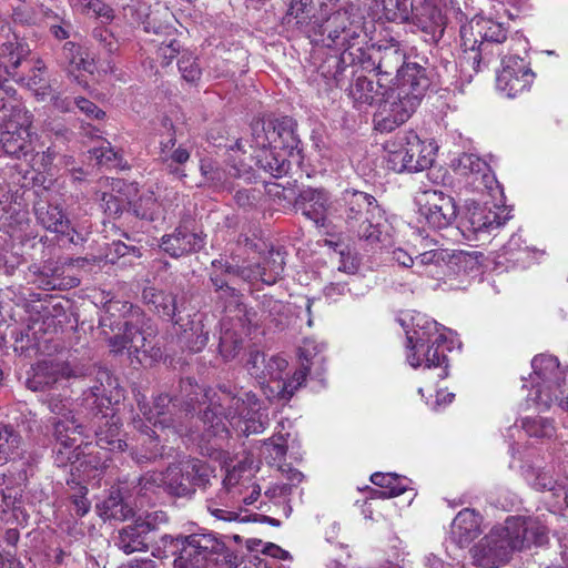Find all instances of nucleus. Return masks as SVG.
Segmentation results:
<instances>
[{"label":"nucleus","instance_id":"obj_36","mask_svg":"<svg viewBox=\"0 0 568 568\" xmlns=\"http://www.w3.org/2000/svg\"><path fill=\"white\" fill-rule=\"evenodd\" d=\"M186 474H190L191 495L195 493L196 488L206 489L211 486V478L214 477V468L206 462L197 458H187Z\"/></svg>","mask_w":568,"mask_h":568},{"label":"nucleus","instance_id":"obj_5","mask_svg":"<svg viewBox=\"0 0 568 568\" xmlns=\"http://www.w3.org/2000/svg\"><path fill=\"white\" fill-rule=\"evenodd\" d=\"M429 84L424 68L407 63L394 84L385 90L374 115L376 129L390 132L405 123L420 104Z\"/></svg>","mask_w":568,"mask_h":568},{"label":"nucleus","instance_id":"obj_59","mask_svg":"<svg viewBox=\"0 0 568 568\" xmlns=\"http://www.w3.org/2000/svg\"><path fill=\"white\" fill-rule=\"evenodd\" d=\"M371 481L381 488L386 490H390V488H405L406 486L402 483L399 476L395 474H383L375 473L371 476Z\"/></svg>","mask_w":568,"mask_h":568},{"label":"nucleus","instance_id":"obj_27","mask_svg":"<svg viewBox=\"0 0 568 568\" xmlns=\"http://www.w3.org/2000/svg\"><path fill=\"white\" fill-rule=\"evenodd\" d=\"M152 425H144L141 428V433L139 436V446L135 447L131 455L132 458L136 462V464H148L153 463L163 456V446L160 445V438L156 433V429L164 430L165 428L155 427L153 423Z\"/></svg>","mask_w":568,"mask_h":568},{"label":"nucleus","instance_id":"obj_45","mask_svg":"<svg viewBox=\"0 0 568 568\" xmlns=\"http://www.w3.org/2000/svg\"><path fill=\"white\" fill-rule=\"evenodd\" d=\"M61 59V65L64 67L69 74H73L75 70H89L91 65L82 57L81 48L71 41L64 43Z\"/></svg>","mask_w":568,"mask_h":568},{"label":"nucleus","instance_id":"obj_58","mask_svg":"<svg viewBox=\"0 0 568 568\" xmlns=\"http://www.w3.org/2000/svg\"><path fill=\"white\" fill-rule=\"evenodd\" d=\"M165 470L164 471H150L144 474L139 479L140 491H150L156 488L164 489Z\"/></svg>","mask_w":568,"mask_h":568},{"label":"nucleus","instance_id":"obj_12","mask_svg":"<svg viewBox=\"0 0 568 568\" xmlns=\"http://www.w3.org/2000/svg\"><path fill=\"white\" fill-rule=\"evenodd\" d=\"M418 135L414 131L397 133L384 143L385 161L389 170L402 172H419L427 169V161L422 156L418 161H412L414 151H418Z\"/></svg>","mask_w":568,"mask_h":568},{"label":"nucleus","instance_id":"obj_48","mask_svg":"<svg viewBox=\"0 0 568 568\" xmlns=\"http://www.w3.org/2000/svg\"><path fill=\"white\" fill-rule=\"evenodd\" d=\"M428 326H433L435 331H437L436 323H430ZM430 329V327H427ZM408 346L412 348H417L418 351L423 349L426 344L432 346H438L439 349H443V344L446 342V337L443 334H432L430 331H414L413 335L407 336Z\"/></svg>","mask_w":568,"mask_h":568},{"label":"nucleus","instance_id":"obj_41","mask_svg":"<svg viewBox=\"0 0 568 568\" xmlns=\"http://www.w3.org/2000/svg\"><path fill=\"white\" fill-rule=\"evenodd\" d=\"M92 37L99 47V60L104 61L110 67V58L118 52L120 44L114 34L104 27H97L92 31Z\"/></svg>","mask_w":568,"mask_h":568},{"label":"nucleus","instance_id":"obj_56","mask_svg":"<svg viewBox=\"0 0 568 568\" xmlns=\"http://www.w3.org/2000/svg\"><path fill=\"white\" fill-rule=\"evenodd\" d=\"M91 154L97 160L98 164H112L114 166H120L122 162L121 155L110 145V143L101 145L100 148H94L91 150Z\"/></svg>","mask_w":568,"mask_h":568},{"label":"nucleus","instance_id":"obj_62","mask_svg":"<svg viewBox=\"0 0 568 568\" xmlns=\"http://www.w3.org/2000/svg\"><path fill=\"white\" fill-rule=\"evenodd\" d=\"M61 268L59 266L50 267V266H43L40 271V284L45 290H54L58 287V280L61 276Z\"/></svg>","mask_w":568,"mask_h":568},{"label":"nucleus","instance_id":"obj_13","mask_svg":"<svg viewBox=\"0 0 568 568\" xmlns=\"http://www.w3.org/2000/svg\"><path fill=\"white\" fill-rule=\"evenodd\" d=\"M415 203L419 215L434 230L449 226L456 219L455 201L442 190L427 189L417 192Z\"/></svg>","mask_w":568,"mask_h":568},{"label":"nucleus","instance_id":"obj_4","mask_svg":"<svg viewBox=\"0 0 568 568\" xmlns=\"http://www.w3.org/2000/svg\"><path fill=\"white\" fill-rule=\"evenodd\" d=\"M71 378H91L82 393L81 405L101 407L106 402V386H111L108 369L81 363L40 361L31 367L26 386L32 392L58 388Z\"/></svg>","mask_w":568,"mask_h":568},{"label":"nucleus","instance_id":"obj_46","mask_svg":"<svg viewBox=\"0 0 568 568\" xmlns=\"http://www.w3.org/2000/svg\"><path fill=\"white\" fill-rule=\"evenodd\" d=\"M470 52L473 55L469 59L473 60L474 69L479 71L480 64L488 65L499 58L503 54V49L499 43L479 42L476 44L475 51Z\"/></svg>","mask_w":568,"mask_h":568},{"label":"nucleus","instance_id":"obj_34","mask_svg":"<svg viewBox=\"0 0 568 568\" xmlns=\"http://www.w3.org/2000/svg\"><path fill=\"white\" fill-rule=\"evenodd\" d=\"M186 460L171 464L165 469L164 491L176 497L191 495L190 474H186Z\"/></svg>","mask_w":568,"mask_h":568},{"label":"nucleus","instance_id":"obj_22","mask_svg":"<svg viewBox=\"0 0 568 568\" xmlns=\"http://www.w3.org/2000/svg\"><path fill=\"white\" fill-rule=\"evenodd\" d=\"M205 245V235L194 232L186 226H178L173 233L166 234L161 240V248L172 257L196 253Z\"/></svg>","mask_w":568,"mask_h":568},{"label":"nucleus","instance_id":"obj_10","mask_svg":"<svg viewBox=\"0 0 568 568\" xmlns=\"http://www.w3.org/2000/svg\"><path fill=\"white\" fill-rule=\"evenodd\" d=\"M183 556L174 560L175 568H216L227 557L225 542L213 532L185 536Z\"/></svg>","mask_w":568,"mask_h":568},{"label":"nucleus","instance_id":"obj_3","mask_svg":"<svg viewBox=\"0 0 568 568\" xmlns=\"http://www.w3.org/2000/svg\"><path fill=\"white\" fill-rule=\"evenodd\" d=\"M211 402H219V397L210 396V392L202 388L191 378L180 381V390L178 394L170 396L160 394L155 399L152 408H148L145 404L139 402V407L145 416L148 423H153L155 427L172 428V432L179 435L191 433L189 430L186 419L194 418V413L199 410L197 419L210 407Z\"/></svg>","mask_w":568,"mask_h":568},{"label":"nucleus","instance_id":"obj_32","mask_svg":"<svg viewBox=\"0 0 568 568\" xmlns=\"http://www.w3.org/2000/svg\"><path fill=\"white\" fill-rule=\"evenodd\" d=\"M285 266V257L281 251L271 250L264 256L263 262L256 265L255 270L247 275L248 278L261 280L268 285L281 278Z\"/></svg>","mask_w":568,"mask_h":568},{"label":"nucleus","instance_id":"obj_61","mask_svg":"<svg viewBox=\"0 0 568 568\" xmlns=\"http://www.w3.org/2000/svg\"><path fill=\"white\" fill-rule=\"evenodd\" d=\"M110 351L120 354L124 349L129 352V338H126L125 321L119 324V332L108 341Z\"/></svg>","mask_w":568,"mask_h":568},{"label":"nucleus","instance_id":"obj_52","mask_svg":"<svg viewBox=\"0 0 568 568\" xmlns=\"http://www.w3.org/2000/svg\"><path fill=\"white\" fill-rule=\"evenodd\" d=\"M159 205L152 195L142 196L133 204V213L136 217L146 221H154L158 215Z\"/></svg>","mask_w":568,"mask_h":568},{"label":"nucleus","instance_id":"obj_53","mask_svg":"<svg viewBox=\"0 0 568 568\" xmlns=\"http://www.w3.org/2000/svg\"><path fill=\"white\" fill-rule=\"evenodd\" d=\"M178 65L185 81L194 83L201 78V69L196 62V58L192 54L183 53L178 61Z\"/></svg>","mask_w":568,"mask_h":568},{"label":"nucleus","instance_id":"obj_6","mask_svg":"<svg viewBox=\"0 0 568 568\" xmlns=\"http://www.w3.org/2000/svg\"><path fill=\"white\" fill-rule=\"evenodd\" d=\"M316 13L288 24L297 28L312 42L336 50L346 51L364 40V17L357 7L352 4L325 18Z\"/></svg>","mask_w":568,"mask_h":568},{"label":"nucleus","instance_id":"obj_63","mask_svg":"<svg viewBox=\"0 0 568 568\" xmlns=\"http://www.w3.org/2000/svg\"><path fill=\"white\" fill-rule=\"evenodd\" d=\"M565 377L562 384H557V387L552 388L549 400H557L561 409L568 412V371L564 373Z\"/></svg>","mask_w":568,"mask_h":568},{"label":"nucleus","instance_id":"obj_8","mask_svg":"<svg viewBox=\"0 0 568 568\" xmlns=\"http://www.w3.org/2000/svg\"><path fill=\"white\" fill-rule=\"evenodd\" d=\"M37 195L39 199L33 204V212L38 224L69 244L82 245L87 242L91 233L90 225L84 222L73 223L62 207L52 202L49 190L42 189Z\"/></svg>","mask_w":568,"mask_h":568},{"label":"nucleus","instance_id":"obj_33","mask_svg":"<svg viewBox=\"0 0 568 568\" xmlns=\"http://www.w3.org/2000/svg\"><path fill=\"white\" fill-rule=\"evenodd\" d=\"M254 133H258L257 128H254ZM260 134L262 136L268 135L272 143L280 139L281 146L285 149L297 148L300 140L294 131V121L291 118H283L275 122H270L267 129L264 126L261 129Z\"/></svg>","mask_w":568,"mask_h":568},{"label":"nucleus","instance_id":"obj_51","mask_svg":"<svg viewBox=\"0 0 568 568\" xmlns=\"http://www.w3.org/2000/svg\"><path fill=\"white\" fill-rule=\"evenodd\" d=\"M22 497L21 489L6 485L4 476L0 477V511L7 513L20 503Z\"/></svg>","mask_w":568,"mask_h":568},{"label":"nucleus","instance_id":"obj_30","mask_svg":"<svg viewBox=\"0 0 568 568\" xmlns=\"http://www.w3.org/2000/svg\"><path fill=\"white\" fill-rule=\"evenodd\" d=\"M455 171L465 176H474V182L480 181L485 186L493 181L489 165L478 155L463 153L454 161Z\"/></svg>","mask_w":568,"mask_h":568},{"label":"nucleus","instance_id":"obj_57","mask_svg":"<svg viewBox=\"0 0 568 568\" xmlns=\"http://www.w3.org/2000/svg\"><path fill=\"white\" fill-rule=\"evenodd\" d=\"M266 358L265 355L258 351H253L246 361V368L248 373L255 378H266Z\"/></svg>","mask_w":568,"mask_h":568},{"label":"nucleus","instance_id":"obj_19","mask_svg":"<svg viewBox=\"0 0 568 568\" xmlns=\"http://www.w3.org/2000/svg\"><path fill=\"white\" fill-rule=\"evenodd\" d=\"M295 205L317 227H328L338 213L336 202L329 200L324 189L307 187L300 192Z\"/></svg>","mask_w":568,"mask_h":568},{"label":"nucleus","instance_id":"obj_25","mask_svg":"<svg viewBox=\"0 0 568 568\" xmlns=\"http://www.w3.org/2000/svg\"><path fill=\"white\" fill-rule=\"evenodd\" d=\"M152 542L153 535L149 531V523H142L141 518L120 529L114 538L115 546L126 555L151 550Z\"/></svg>","mask_w":568,"mask_h":568},{"label":"nucleus","instance_id":"obj_39","mask_svg":"<svg viewBox=\"0 0 568 568\" xmlns=\"http://www.w3.org/2000/svg\"><path fill=\"white\" fill-rule=\"evenodd\" d=\"M412 351L407 355V359L413 367H418L422 363H425L428 368L440 367L447 361L444 349H439L438 346L426 344L420 351L417 348H412Z\"/></svg>","mask_w":568,"mask_h":568},{"label":"nucleus","instance_id":"obj_38","mask_svg":"<svg viewBox=\"0 0 568 568\" xmlns=\"http://www.w3.org/2000/svg\"><path fill=\"white\" fill-rule=\"evenodd\" d=\"M185 545V536L179 535L174 537L165 534L159 540L153 538L151 552L156 558L174 557L175 560L183 556Z\"/></svg>","mask_w":568,"mask_h":568},{"label":"nucleus","instance_id":"obj_43","mask_svg":"<svg viewBox=\"0 0 568 568\" xmlns=\"http://www.w3.org/2000/svg\"><path fill=\"white\" fill-rule=\"evenodd\" d=\"M73 6L80 13L100 19L102 22H111L114 19V10L102 0H75Z\"/></svg>","mask_w":568,"mask_h":568},{"label":"nucleus","instance_id":"obj_15","mask_svg":"<svg viewBox=\"0 0 568 568\" xmlns=\"http://www.w3.org/2000/svg\"><path fill=\"white\" fill-rule=\"evenodd\" d=\"M110 404L111 400L106 395V402L101 407L92 404L83 406L92 413L98 446L110 452H123L128 444L121 437V419L109 407Z\"/></svg>","mask_w":568,"mask_h":568},{"label":"nucleus","instance_id":"obj_35","mask_svg":"<svg viewBox=\"0 0 568 568\" xmlns=\"http://www.w3.org/2000/svg\"><path fill=\"white\" fill-rule=\"evenodd\" d=\"M45 70L44 63L41 60H37L27 77H18L16 69V77L13 79L24 83L39 100L44 101L51 93V85L45 78Z\"/></svg>","mask_w":568,"mask_h":568},{"label":"nucleus","instance_id":"obj_2","mask_svg":"<svg viewBox=\"0 0 568 568\" xmlns=\"http://www.w3.org/2000/svg\"><path fill=\"white\" fill-rule=\"evenodd\" d=\"M547 541L548 529L538 518L509 516L474 547L473 558L479 567L497 568L506 564L515 551L539 547Z\"/></svg>","mask_w":568,"mask_h":568},{"label":"nucleus","instance_id":"obj_24","mask_svg":"<svg viewBox=\"0 0 568 568\" xmlns=\"http://www.w3.org/2000/svg\"><path fill=\"white\" fill-rule=\"evenodd\" d=\"M386 89L387 88L381 82V79L375 82L368 77L359 74L355 77L349 84L348 97L352 99L354 106L358 110L373 105L379 108V103L385 97Z\"/></svg>","mask_w":568,"mask_h":568},{"label":"nucleus","instance_id":"obj_16","mask_svg":"<svg viewBox=\"0 0 568 568\" xmlns=\"http://www.w3.org/2000/svg\"><path fill=\"white\" fill-rule=\"evenodd\" d=\"M377 17L398 23L412 20L423 28H426L428 22L438 24L442 21L440 10L428 1L423 2L420 6H414L408 0H386V6L381 8Z\"/></svg>","mask_w":568,"mask_h":568},{"label":"nucleus","instance_id":"obj_11","mask_svg":"<svg viewBox=\"0 0 568 568\" xmlns=\"http://www.w3.org/2000/svg\"><path fill=\"white\" fill-rule=\"evenodd\" d=\"M324 344L313 338H304L298 347V359L301 368L297 369L288 381L277 383L280 398L288 400L294 393L304 385L308 374L321 375L325 362L323 355Z\"/></svg>","mask_w":568,"mask_h":568},{"label":"nucleus","instance_id":"obj_28","mask_svg":"<svg viewBox=\"0 0 568 568\" xmlns=\"http://www.w3.org/2000/svg\"><path fill=\"white\" fill-rule=\"evenodd\" d=\"M480 518L474 510L465 508L453 520L450 535L459 547H466L480 534Z\"/></svg>","mask_w":568,"mask_h":568},{"label":"nucleus","instance_id":"obj_54","mask_svg":"<svg viewBox=\"0 0 568 568\" xmlns=\"http://www.w3.org/2000/svg\"><path fill=\"white\" fill-rule=\"evenodd\" d=\"M201 173L205 183L213 187H222L226 180L225 172L213 164L211 161H202L200 165Z\"/></svg>","mask_w":568,"mask_h":568},{"label":"nucleus","instance_id":"obj_37","mask_svg":"<svg viewBox=\"0 0 568 568\" xmlns=\"http://www.w3.org/2000/svg\"><path fill=\"white\" fill-rule=\"evenodd\" d=\"M98 508L103 519L124 521L134 514L133 508L123 501V498L118 491H112Z\"/></svg>","mask_w":568,"mask_h":568},{"label":"nucleus","instance_id":"obj_29","mask_svg":"<svg viewBox=\"0 0 568 568\" xmlns=\"http://www.w3.org/2000/svg\"><path fill=\"white\" fill-rule=\"evenodd\" d=\"M531 367L534 374L544 382V386L538 385L539 396L547 390H552V388L557 387V384H561L559 382L558 376L561 374L559 369V362L557 357L552 355H537L531 361Z\"/></svg>","mask_w":568,"mask_h":568},{"label":"nucleus","instance_id":"obj_44","mask_svg":"<svg viewBox=\"0 0 568 568\" xmlns=\"http://www.w3.org/2000/svg\"><path fill=\"white\" fill-rule=\"evenodd\" d=\"M229 275H245V270H240L237 266H233L229 264L227 262H224L222 260H214L212 262V272L210 274V281L216 291H220L224 288L226 285H229V281L226 280V276Z\"/></svg>","mask_w":568,"mask_h":568},{"label":"nucleus","instance_id":"obj_42","mask_svg":"<svg viewBox=\"0 0 568 568\" xmlns=\"http://www.w3.org/2000/svg\"><path fill=\"white\" fill-rule=\"evenodd\" d=\"M464 256L463 252L455 253L446 248L436 247L425 251L416 256V263L424 266L434 265L436 267L446 266L453 260L459 261Z\"/></svg>","mask_w":568,"mask_h":568},{"label":"nucleus","instance_id":"obj_31","mask_svg":"<svg viewBox=\"0 0 568 568\" xmlns=\"http://www.w3.org/2000/svg\"><path fill=\"white\" fill-rule=\"evenodd\" d=\"M142 296L151 311L166 321L178 323L175 320L176 296L174 294L165 293L154 287H146Z\"/></svg>","mask_w":568,"mask_h":568},{"label":"nucleus","instance_id":"obj_20","mask_svg":"<svg viewBox=\"0 0 568 568\" xmlns=\"http://www.w3.org/2000/svg\"><path fill=\"white\" fill-rule=\"evenodd\" d=\"M131 314L125 320L126 338H129V355L139 363H143L149 355L151 338L155 335L150 318L141 313L139 308L130 306Z\"/></svg>","mask_w":568,"mask_h":568},{"label":"nucleus","instance_id":"obj_18","mask_svg":"<svg viewBox=\"0 0 568 568\" xmlns=\"http://www.w3.org/2000/svg\"><path fill=\"white\" fill-rule=\"evenodd\" d=\"M501 67L496 79V87L500 92L508 98H515L529 90L535 79L529 63L518 55H505L501 58Z\"/></svg>","mask_w":568,"mask_h":568},{"label":"nucleus","instance_id":"obj_50","mask_svg":"<svg viewBox=\"0 0 568 568\" xmlns=\"http://www.w3.org/2000/svg\"><path fill=\"white\" fill-rule=\"evenodd\" d=\"M521 427L530 437H551L555 433L552 423L542 417H527L521 420Z\"/></svg>","mask_w":568,"mask_h":568},{"label":"nucleus","instance_id":"obj_55","mask_svg":"<svg viewBox=\"0 0 568 568\" xmlns=\"http://www.w3.org/2000/svg\"><path fill=\"white\" fill-rule=\"evenodd\" d=\"M265 449L268 455L266 458L272 459L273 463H280L284 459L287 445L284 435L273 436L264 442Z\"/></svg>","mask_w":568,"mask_h":568},{"label":"nucleus","instance_id":"obj_49","mask_svg":"<svg viewBox=\"0 0 568 568\" xmlns=\"http://www.w3.org/2000/svg\"><path fill=\"white\" fill-rule=\"evenodd\" d=\"M324 4L323 0H291L288 11L286 13V22L293 23L298 19H304L307 14L317 12L318 8Z\"/></svg>","mask_w":568,"mask_h":568},{"label":"nucleus","instance_id":"obj_1","mask_svg":"<svg viewBox=\"0 0 568 568\" xmlns=\"http://www.w3.org/2000/svg\"><path fill=\"white\" fill-rule=\"evenodd\" d=\"M204 427L203 440H224L229 437V426L248 436L262 433L267 425V416L260 412V400L252 392L234 393L226 386L220 387L219 402H211L201 416Z\"/></svg>","mask_w":568,"mask_h":568},{"label":"nucleus","instance_id":"obj_9","mask_svg":"<svg viewBox=\"0 0 568 568\" xmlns=\"http://www.w3.org/2000/svg\"><path fill=\"white\" fill-rule=\"evenodd\" d=\"M7 109L11 110V115L0 128V143L7 154L17 159L27 158L34 151L31 132L33 115L23 102L11 101Z\"/></svg>","mask_w":568,"mask_h":568},{"label":"nucleus","instance_id":"obj_23","mask_svg":"<svg viewBox=\"0 0 568 568\" xmlns=\"http://www.w3.org/2000/svg\"><path fill=\"white\" fill-rule=\"evenodd\" d=\"M254 139L256 145L254 146L253 160L256 168L273 178L285 175L290 170V162L286 161L283 154L275 152V150L271 148L272 141L270 136H262L260 133H256ZM251 148H253V145H251Z\"/></svg>","mask_w":568,"mask_h":568},{"label":"nucleus","instance_id":"obj_64","mask_svg":"<svg viewBox=\"0 0 568 568\" xmlns=\"http://www.w3.org/2000/svg\"><path fill=\"white\" fill-rule=\"evenodd\" d=\"M179 52L180 44L178 41L173 40L168 44H162L159 47L158 57L161 59V63L163 65H169Z\"/></svg>","mask_w":568,"mask_h":568},{"label":"nucleus","instance_id":"obj_60","mask_svg":"<svg viewBox=\"0 0 568 568\" xmlns=\"http://www.w3.org/2000/svg\"><path fill=\"white\" fill-rule=\"evenodd\" d=\"M242 348V342L233 339L232 334L225 333L220 338V352L225 359H232Z\"/></svg>","mask_w":568,"mask_h":568},{"label":"nucleus","instance_id":"obj_40","mask_svg":"<svg viewBox=\"0 0 568 568\" xmlns=\"http://www.w3.org/2000/svg\"><path fill=\"white\" fill-rule=\"evenodd\" d=\"M21 436L10 426L0 427V466L20 455Z\"/></svg>","mask_w":568,"mask_h":568},{"label":"nucleus","instance_id":"obj_26","mask_svg":"<svg viewBox=\"0 0 568 568\" xmlns=\"http://www.w3.org/2000/svg\"><path fill=\"white\" fill-rule=\"evenodd\" d=\"M192 145L178 143L174 136L160 143L159 160L164 170L180 179L185 178L184 165L190 160Z\"/></svg>","mask_w":568,"mask_h":568},{"label":"nucleus","instance_id":"obj_21","mask_svg":"<svg viewBox=\"0 0 568 568\" xmlns=\"http://www.w3.org/2000/svg\"><path fill=\"white\" fill-rule=\"evenodd\" d=\"M464 51H475L479 42L503 44L507 39V30L501 23L491 19L476 17L468 26L460 29Z\"/></svg>","mask_w":568,"mask_h":568},{"label":"nucleus","instance_id":"obj_14","mask_svg":"<svg viewBox=\"0 0 568 568\" xmlns=\"http://www.w3.org/2000/svg\"><path fill=\"white\" fill-rule=\"evenodd\" d=\"M505 210L495 206L491 209L479 203L467 204L460 220V231L468 240H480L503 226L507 217L501 216Z\"/></svg>","mask_w":568,"mask_h":568},{"label":"nucleus","instance_id":"obj_7","mask_svg":"<svg viewBox=\"0 0 568 568\" xmlns=\"http://www.w3.org/2000/svg\"><path fill=\"white\" fill-rule=\"evenodd\" d=\"M336 204V217L343 219L347 229L366 246L373 247L381 241L383 210L373 195L354 189L345 190Z\"/></svg>","mask_w":568,"mask_h":568},{"label":"nucleus","instance_id":"obj_17","mask_svg":"<svg viewBox=\"0 0 568 568\" xmlns=\"http://www.w3.org/2000/svg\"><path fill=\"white\" fill-rule=\"evenodd\" d=\"M83 426L77 419H58L54 423L55 445L53 460L58 467L73 465L83 455L82 440L77 435L82 433Z\"/></svg>","mask_w":568,"mask_h":568},{"label":"nucleus","instance_id":"obj_47","mask_svg":"<svg viewBox=\"0 0 568 568\" xmlns=\"http://www.w3.org/2000/svg\"><path fill=\"white\" fill-rule=\"evenodd\" d=\"M403 54L398 52V50H386L377 67V74L378 75H393L396 73V80L399 77V73L405 69L406 64L403 65Z\"/></svg>","mask_w":568,"mask_h":568}]
</instances>
